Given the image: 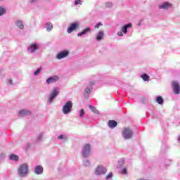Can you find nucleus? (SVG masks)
<instances>
[{"instance_id":"1","label":"nucleus","mask_w":180,"mask_h":180,"mask_svg":"<svg viewBox=\"0 0 180 180\" xmlns=\"http://www.w3.org/2000/svg\"><path fill=\"white\" fill-rule=\"evenodd\" d=\"M18 174L20 178H26L29 174V167L26 163L22 164L19 166Z\"/></svg>"},{"instance_id":"2","label":"nucleus","mask_w":180,"mask_h":180,"mask_svg":"<svg viewBox=\"0 0 180 180\" xmlns=\"http://www.w3.org/2000/svg\"><path fill=\"white\" fill-rule=\"evenodd\" d=\"M94 85H95V81H90L88 86L84 89V99H89L91 92L94 89Z\"/></svg>"},{"instance_id":"3","label":"nucleus","mask_w":180,"mask_h":180,"mask_svg":"<svg viewBox=\"0 0 180 180\" xmlns=\"http://www.w3.org/2000/svg\"><path fill=\"white\" fill-rule=\"evenodd\" d=\"M59 94L60 91L58 90V87H55L49 96L47 103H53V102H54V99L58 96Z\"/></svg>"},{"instance_id":"4","label":"nucleus","mask_w":180,"mask_h":180,"mask_svg":"<svg viewBox=\"0 0 180 180\" xmlns=\"http://www.w3.org/2000/svg\"><path fill=\"white\" fill-rule=\"evenodd\" d=\"M72 101H68L62 108L63 115H70L72 112Z\"/></svg>"},{"instance_id":"5","label":"nucleus","mask_w":180,"mask_h":180,"mask_svg":"<svg viewBox=\"0 0 180 180\" xmlns=\"http://www.w3.org/2000/svg\"><path fill=\"white\" fill-rule=\"evenodd\" d=\"M82 155L83 158H88L91 155V144H84L82 148Z\"/></svg>"},{"instance_id":"6","label":"nucleus","mask_w":180,"mask_h":180,"mask_svg":"<svg viewBox=\"0 0 180 180\" xmlns=\"http://www.w3.org/2000/svg\"><path fill=\"white\" fill-rule=\"evenodd\" d=\"M122 137L124 140H130L133 137V129L124 128L122 130Z\"/></svg>"},{"instance_id":"7","label":"nucleus","mask_w":180,"mask_h":180,"mask_svg":"<svg viewBox=\"0 0 180 180\" xmlns=\"http://www.w3.org/2000/svg\"><path fill=\"white\" fill-rule=\"evenodd\" d=\"M108 172V169H105L102 165H99L97 166L94 171L95 175L99 176L101 175H105Z\"/></svg>"},{"instance_id":"8","label":"nucleus","mask_w":180,"mask_h":180,"mask_svg":"<svg viewBox=\"0 0 180 180\" xmlns=\"http://www.w3.org/2000/svg\"><path fill=\"white\" fill-rule=\"evenodd\" d=\"M133 25L131 23H127L121 27V31L117 32V35L120 37H123V34H126L127 33V30L130 29Z\"/></svg>"},{"instance_id":"9","label":"nucleus","mask_w":180,"mask_h":180,"mask_svg":"<svg viewBox=\"0 0 180 180\" xmlns=\"http://www.w3.org/2000/svg\"><path fill=\"white\" fill-rule=\"evenodd\" d=\"M172 89L174 95H179L180 94V84L177 81L172 82Z\"/></svg>"},{"instance_id":"10","label":"nucleus","mask_w":180,"mask_h":180,"mask_svg":"<svg viewBox=\"0 0 180 180\" xmlns=\"http://www.w3.org/2000/svg\"><path fill=\"white\" fill-rule=\"evenodd\" d=\"M79 21L72 22L67 29L68 33H72L75 30H77L79 27Z\"/></svg>"},{"instance_id":"11","label":"nucleus","mask_w":180,"mask_h":180,"mask_svg":"<svg viewBox=\"0 0 180 180\" xmlns=\"http://www.w3.org/2000/svg\"><path fill=\"white\" fill-rule=\"evenodd\" d=\"M68 56H70V51L65 49L57 53L56 58L57 60H63V58H65Z\"/></svg>"},{"instance_id":"12","label":"nucleus","mask_w":180,"mask_h":180,"mask_svg":"<svg viewBox=\"0 0 180 180\" xmlns=\"http://www.w3.org/2000/svg\"><path fill=\"white\" fill-rule=\"evenodd\" d=\"M172 8V4L168 1H164L158 6L159 9H162L163 11H167V9H171Z\"/></svg>"},{"instance_id":"13","label":"nucleus","mask_w":180,"mask_h":180,"mask_svg":"<svg viewBox=\"0 0 180 180\" xmlns=\"http://www.w3.org/2000/svg\"><path fill=\"white\" fill-rule=\"evenodd\" d=\"M39 49L40 46H39V44L36 43H32L27 47V51L32 53H34V51H37V50H39Z\"/></svg>"},{"instance_id":"14","label":"nucleus","mask_w":180,"mask_h":180,"mask_svg":"<svg viewBox=\"0 0 180 180\" xmlns=\"http://www.w3.org/2000/svg\"><path fill=\"white\" fill-rule=\"evenodd\" d=\"M44 172V169L41 165H37L34 168V174H35V175H41V174H43Z\"/></svg>"},{"instance_id":"15","label":"nucleus","mask_w":180,"mask_h":180,"mask_svg":"<svg viewBox=\"0 0 180 180\" xmlns=\"http://www.w3.org/2000/svg\"><path fill=\"white\" fill-rule=\"evenodd\" d=\"M58 79H59V77L57 75L49 77L48 79H46V84L48 85H50V84H54L55 82H57Z\"/></svg>"},{"instance_id":"16","label":"nucleus","mask_w":180,"mask_h":180,"mask_svg":"<svg viewBox=\"0 0 180 180\" xmlns=\"http://www.w3.org/2000/svg\"><path fill=\"white\" fill-rule=\"evenodd\" d=\"M15 26H16V27L20 30H23V29H25V24H23V21L20 19H18L15 21Z\"/></svg>"},{"instance_id":"17","label":"nucleus","mask_w":180,"mask_h":180,"mask_svg":"<svg viewBox=\"0 0 180 180\" xmlns=\"http://www.w3.org/2000/svg\"><path fill=\"white\" fill-rule=\"evenodd\" d=\"M91 27H88L85 29H84L81 32H79L77 34L78 37H81L82 36H85V34H88V33L91 32Z\"/></svg>"},{"instance_id":"18","label":"nucleus","mask_w":180,"mask_h":180,"mask_svg":"<svg viewBox=\"0 0 180 180\" xmlns=\"http://www.w3.org/2000/svg\"><path fill=\"white\" fill-rule=\"evenodd\" d=\"M27 115H30V111L22 109L19 111L18 117H23V116H27Z\"/></svg>"},{"instance_id":"19","label":"nucleus","mask_w":180,"mask_h":180,"mask_svg":"<svg viewBox=\"0 0 180 180\" xmlns=\"http://www.w3.org/2000/svg\"><path fill=\"white\" fill-rule=\"evenodd\" d=\"M108 126L110 129H115L117 126V122L113 120H110L108 122Z\"/></svg>"},{"instance_id":"20","label":"nucleus","mask_w":180,"mask_h":180,"mask_svg":"<svg viewBox=\"0 0 180 180\" xmlns=\"http://www.w3.org/2000/svg\"><path fill=\"white\" fill-rule=\"evenodd\" d=\"M103 36H105L103 31H99L96 37V40L97 41H101V40L103 39Z\"/></svg>"},{"instance_id":"21","label":"nucleus","mask_w":180,"mask_h":180,"mask_svg":"<svg viewBox=\"0 0 180 180\" xmlns=\"http://www.w3.org/2000/svg\"><path fill=\"white\" fill-rule=\"evenodd\" d=\"M8 158L11 161H14L15 162H18V161H19V156L15 153L11 154Z\"/></svg>"},{"instance_id":"22","label":"nucleus","mask_w":180,"mask_h":180,"mask_svg":"<svg viewBox=\"0 0 180 180\" xmlns=\"http://www.w3.org/2000/svg\"><path fill=\"white\" fill-rule=\"evenodd\" d=\"M45 29H46V32H51V30H53V23L46 22Z\"/></svg>"},{"instance_id":"23","label":"nucleus","mask_w":180,"mask_h":180,"mask_svg":"<svg viewBox=\"0 0 180 180\" xmlns=\"http://www.w3.org/2000/svg\"><path fill=\"white\" fill-rule=\"evenodd\" d=\"M140 77H141V78H142L143 81H144L145 82L150 81V75H148L146 73H143V74L141 75Z\"/></svg>"},{"instance_id":"24","label":"nucleus","mask_w":180,"mask_h":180,"mask_svg":"<svg viewBox=\"0 0 180 180\" xmlns=\"http://www.w3.org/2000/svg\"><path fill=\"white\" fill-rule=\"evenodd\" d=\"M58 140H63L64 142L68 141V136L65 134H60L58 136Z\"/></svg>"},{"instance_id":"25","label":"nucleus","mask_w":180,"mask_h":180,"mask_svg":"<svg viewBox=\"0 0 180 180\" xmlns=\"http://www.w3.org/2000/svg\"><path fill=\"white\" fill-rule=\"evenodd\" d=\"M155 101L158 105H162L164 103V98L161 96H156Z\"/></svg>"},{"instance_id":"26","label":"nucleus","mask_w":180,"mask_h":180,"mask_svg":"<svg viewBox=\"0 0 180 180\" xmlns=\"http://www.w3.org/2000/svg\"><path fill=\"white\" fill-rule=\"evenodd\" d=\"M89 108L90 110H91V112L96 113V115H99V110H98L96 108L94 107L92 105H89Z\"/></svg>"},{"instance_id":"27","label":"nucleus","mask_w":180,"mask_h":180,"mask_svg":"<svg viewBox=\"0 0 180 180\" xmlns=\"http://www.w3.org/2000/svg\"><path fill=\"white\" fill-rule=\"evenodd\" d=\"M37 143H40V141H43V133H40L36 139Z\"/></svg>"},{"instance_id":"28","label":"nucleus","mask_w":180,"mask_h":180,"mask_svg":"<svg viewBox=\"0 0 180 180\" xmlns=\"http://www.w3.org/2000/svg\"><path fill=\"white\" fill-rule=\"evenodd\" d=\"M84 167H91V161L88 159H85L83 160Z\"/></svg>"},{"instance_id":"29","label":"nucleus","mask_w":180,"mask_h":180,"mask_svg":"<svg viewBox=\"0 0 180 180\" xmlns=\"http://www.w3.org/2000/svg\"><path fill=\"white\" fill-rule=\"evenodd\" d=\"M41 67H39L37 70H36L34 72V75H35V77H37V75H39L40 74V72H41Z\"/></svg>"},{"instance_id":"30","label":"nucleus","mask_w":180,"mask_h":180,"mask_svg":"<svg viewBox=\"0 0 180 180\" xmlns=\"http://www.w3.org/2000/svg\"><path fill=\"white\" fill-rule=\"evenodd\" d=\"M5 13H6V10L3 7H0V16L5 15Z\"/></svg>"},{"instance_id":"31","label":"nucleus","mask_w":180,"mask_h":180,"mask_svg":"<svg viewBox=\"0 0 180 180\" xmlns=\"http://www.w3.org/2000/svg\"><path fill=\"white\" fill-rule=\"evenodd\" d=\"M123 162H124V159H120L118 161V167H117V168H121L122 165H123Z\"/></svg>"},{"instance_id":"32","label":"nucleus","mask_w":180,"mask_h":180,"mask_svg":"<svg viewBox=\"0 0 180 180\" xmlns=\"http://www.w3.org/2000/svg\"><path fill=\"white\" fill-rule=\"evenodd\" d=\"M111 178H113V173H112V172L109 173V174L105 176V179H106V180L111 179Z\"/></svg>"},{"instance_id":"33","label":"nucleus","mask_w":180,"mask_h":180,"mask_svg":"<svg viewBox=\"0 0 180 180\" xmlns=\"http://www.w3.org/2000/svg\"><path fill=\"white\" fill-rule=\"evenodd\" d=\"M84 115H85V111L84 110V109H81L79 110V116H80V117H84Z\"/></svg>"},{"instance_id":"34","label":"nucleus","mask_w":180,"mask_h":180,"mask_svg":"<svg viewBox=\"0 0 180 180\" xmlns=\"http://www.w3.org/2000/svg\"><path fill=\"white\" fill-rule=\"evenodd\" d=\"M75 5H82V0H75Z\"/></svg>"},{"instance_id":"35","label":"nucleus","mask_w":180,"mask_h":180,"mask_svg":"<svg viewBox=\"0 0 180 180\" xmlns=\"http://www.w3.org/2000/svg\"><path fill=\"white\" fill-rule=\"evenodd\" d=\"M29 2L31 5H35L37 3V0H29Z\"/></svg>"},{"instance_id":"36","label":"nucleus","mask_w":180,"mask_h":180,"mask_svg":"<svg viewBox=\"0 0 180 180\" xmlns=\"http://www.w3.org/2000/svg\"><path fill=\"white\" fill-rule=\"evenodd\" d=\"M112 4L110 2L105 3V8H112Z\"/></svg>"},{"instance_id":"37","label":"nucleus","mask_w":180,"mask_h":180,"mask_svg":"<svg viewBox=\"0 0 180 180\" xmlns=\"http://www.w3.org/2000/svg\"><path fill=\"white\" fill-rule=\"evenodd\" d=\"M122 174H123V175H126L127 174V169L123 168L122 169Z\"/></svg>"},{"instance_id":"38","label":"nucleus","mask_w":180,"mask_h":180,"mask_svg":"<svg viewBox=\"0 0 180 180\" xmlns=\"http://www.w3.org/2000/svg\"><path fill=\"white\" fill-rule=\"evenodd\" d=\"M101 26H102V22H98V23L95 25V28H96V29H99V27H101Z\"/></svg>"},{"instance_id":"39","label":"nucleus","mask_w":180,"mask_h":180,"mask_svg":"<svg viewBox=\"0 0 180 180\" xmlns=\"http://www.w3.org/2000/svg\"><path fill=\"white\" fill-rule=\"evenodd\" d=\"M143 19H141L139 22V23L137 24V26H141V23H143Z\"/></svg>"},{"instance_id":"40","label":"nucleus","mask_w":180,"mask_h":180,"mask_svg":"<svg viewBox=\"0 0 180 180\" xmlns=\"http://www.w3.org/2000/svg\"><path fill=\"white\" fill-rule=\"evenodd\" d=\"M8 84L9 85H12V84H13L12 79H9V80L8 81Z\"/></svg>"},{"instance_id":"41","label":"nucleus","mask_w":180,"mask_h":180,"mask_svg":"<svg viewBox=\"0 0 180 180\" xmlns=\"http://www.w3.org/2000/svg\"><path fill=\"white\" fill-rule=\"evenodd\" d=\"M146 101V98H142L141 100V103H144V101Z\"/></svg>"},{"instance_id":"42","label":"nucleus","mask_w":180,"mask_h":180,"mask_svg":"<svg viewBox=\"0 0 180 180\" xmlns=\"http://www.w3.org/2000/svg\"><path fill=\"white\" fill-rule=\"evenodd\" d=\"M0 1H4V0H0Z\"/></svg>"}]
</instances>
